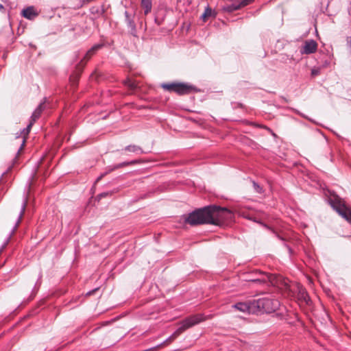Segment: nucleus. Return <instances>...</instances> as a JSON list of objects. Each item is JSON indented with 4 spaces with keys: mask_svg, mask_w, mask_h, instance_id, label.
<instances>
[{
    "mask_svg": "<svg viewBox=\"0 0 351 351\" xmlns=\"http://www.w3.org/2000/svg\"><path fill=\"white\" fill-rule=\"evenodd\" d=\"M252 184L254 189V191L258 193H263V189L262 187L256 183L255 181H252Z\"/></svg>",
    "mask_w": 351,
    "mask_h": 351,
    "instance_id": "nucleus-20",
    "label": "nucleus"
},
{
    "mask_svg": "<svg viewBox=\"0 0 351 351\" xmlns=\"http://www.w3.org/2000/svg\"><path fill=\"white\" fill-rule=\"evenodd\" d=\"M34 123H33L31 121H29V123L27 125V127L25 128H23V130H20V134L19 135H23V140L21 141V145H20V147H19V149L17 151L16 158L18 157V156L19 155L20 152L23 150V147L25 146L26 138L28 136V134H29V133L30 132L31 128L32 127Z\"/></svg>",
    "mask_w": 351,
    "mask_h": 351,
    "instance_id": "nucleus-10",
    "label": "nucleus"
},
{
    "mask_svg": "<svg viewBox=\"0 0 351 351\" xmlns=\"http://www.w3.org/2000/svg\"><path fill=\"white\" fill-rule=\"evenodd\" d=\"M276 236L278 237V238H279L280 240L283 241H284V239L282 237H281L280 236L276 234Z\"/></svg>",
    "mask_w": 351,
    "mask_h": 351,
    "instance_id": "nucleus-33",
    "label": "nucleus"
},
{
    "mask_svg": "<svg viewBox=\"0 0 351 351\" xmlns=\"http://www.w3.org/2000/svg\"><path fill=\"white\" fill-rule=\"evenodd\" d=\"M285 246L287 247L289 253L291 254L292 253L291 248L289 245H287L285 243Z\"/></svg>",
    "mask_w": 351,
    "mask_h": 351,
    "instance_id": "nucleus-29",
    "label": "nucleus"
},
{
    "mask_svg": "<svg viewBox=\"0 0 351 351\" xmlns=\"http://www.w3.org/2000/svg\"><path fill=\"white\" fill-rule=\"evenodd\" d=\"M38 14L34 11V7L29 6L22 11V16L27 19H32L36 16Z\"/></svg>",
    "mask_w": 351,
    "mask_h": 351,
    "instance_id": "nucleus-14",
    "label": "nucleus"
},
{
    "mask_svg": "<svg viewBox=\"0 0 351 351\" xmlns=\"http://www.w3.org/2000/svg\"><path fill=\"white\" fill-rule=\"evenodd\" d=\"M92 1L93 0H83V3H89V2Z\"/></svg>",
    "mask_w": 351,
    "mask_h": 351,
    "instance_id": "nucleus-32",
    "label": "nucleus"
},
{
    "mask_svg": "<svg viewBox=\"0 0 351 351\" xmlns=\"http://www.w3.org/2000/svg\"><path fill=\"white\" fill-rule=\"evenodd\" d=\"M240 3L231 2L230 3L226 4L223 6V10L226 12H232L236 10L241 9L243 7L246 6V0H241Z\"/></svg>",
    "mask_w": 351,
    "mask_h": 351,
    "instance_id": "nucleus-9",
    "label": "nucleus"
},
{
    "mask_svg": "<svg viewBox=\"0 0 351 351\" xmlns=\"http://www.w3.org/2000/svg\"><path fill=\"white\" fill-rule=\"evenodd\" d=\"M125 84L128 86L131 89H134L136 87L134 82H132L130 79H128L127 80H125Z\"/></svg>",
    "mask_w": 351,
    "mask_h": 351,
    "instance_id": "nucleus-21",
    "label": "nucleus"
},
{
    "mask_svg": "<svg viewBox=\"0 0 351 351\" xmlns=\"http://www.w3.org/2000/svg\"><path fill=\"white\" fill-rule=\"evenodd\" d=\"M26 206H27V199H25L23 200V202L22 204V206H21V211H20V213H19V216L18 217V219L14 225V226L13 227V228L12 229L11 232H10L8 238L6 239L5 243H3V245H2L1 247V250H3L7 245L8 243H9L12 236L14 234L15 231L16 230L19 223H21V221L22 219V217L25 213V208H26Z\"/></svg>",
    "mask_w": 351,
    "mask_h": 351,
    "instance_id": "nucleus-7",
    "label": "nucleus"
},
{
    "mask_svg": "<svg viewBox=\"0 0 351 351\" xmlns=\"http://www.w3.org/2000/svg\"><path fill=\"white\" fill-rule=\"evenodd\" d=\"M302 54H307V41H304L300 51Z\"/></svg>",
    "mask_w": 351,
    "mask_h": 351,
    "instance_id": "nucleus-25",
    "label": "nucleus"
},
{
    "mask_svg": "<svg viewBox=\"0 0 351 351\" xmlns=\"http://www.w3.org/2000/svg\"><path fill=\"white\" fill-rule=\"evenodd\" d=\"M206 317L203 314L193 315L185 318L181 322V325L178 328V330L170 337H169V339H167V341L176 338L179 334L184 332L185 330L196 324H198L199 323L204 321Z\"/></svg>",
    "mask_w": 351,
    "mask_h": 351,
    "instance_id": "nucleus-5",
    "label": "nucleus"
},
{
    "mask_svg": "<svg viewBox=\"0 0 351 351\" xmlns=\"http://www.w3.org/2000/svg\"><path fill=\"white\" fill-rule=\"evenodd\" d=\"M124 15L125 23L128 27L130 29V34L134 37H137L136 26L134 21V14L131 15L128 11H125Z\"/></svg>",
    "mask_w": 351,
    "mask_h": 351,
    "instance_id": "nucleus-8",
    "label": "nucleus"
},
{
    "mask_svg": "<svg viewBox=\"0 0 351 351\" xmlns=\"http://www.w3.org/2000/svg\"><path fill=\"white\" fill-rule=\"evenodd\" d=\"M124 149L125 151L134 152L137 154H141L146 153L145 152H144L143 150V149L141 147L136 145H129L126 146L124 148Z\"/></svg>",
    "mask_w": 351,
    "mask_h": 351,
    "instance_id": "nucleus-16",
    "label": "nucleus"
},
{
    "mask_svg": "<svg viewBox=\"0 0 351 351\" xmlns=\"http://www.w3.org/2000/svg\"><path fill=\"white\" fill-rule=\"evenodd\" d=\"M3 8H3V5L2 4H0V10H2V9H3Z\"/></svg>",
    "mask_w": 351,
    "mask_h": 351,
    "instance_id": "nucleus-34",
    "label": "nucleus"
},
{
    "mask_svg": "<svg viewBox=\"0 0 351 351\" xmlns=\"http://www.w3.org/2000/svg\"><path fill=\"white\" fill-rule=\"evenodd\" d=\"M328 203L342 218L351 224V211L339 197L334 196L329 198Z\"/></svg>",
    "mask_w": 351,
    "mask_h": 351,
    "instance_id": "nucleus-4",
    "label": "nucleus"
},
{
    "mask_svg": "<svg viewBox=\"0 0 351 351\" xmlns=\"http://www.w3.org/2000/svg\"><path fill=\"white\" fill-rule=\"evenodd\" d=\"M20 131L16 133V138H21L23 139V135H19Z\"/></svg>",
    "mask_w": 351,
    "mask_h": 351,
    "instance_id": "nucleus-30",
    "label": "nucleus"
},
{
    "mask_svg": "<svg viewBox=\"0 0 351 351\" xmlns=\"http://www.w3.org/2000/svg\"><path fill=\"white\" fill-rule=\"evenodd\" d=\"M98 289H99V288H95V289H93V290H91V291H88V292L86 293V295H88V296L91 295H93L95 291H97Z\"/></svg>",
    "mask_w": 351,
    "mask_h": 351,
    "instance_id": "nucleus-27",
    "label": "nucleus"
},
{
    "mask_svg": "<svg viewBox=\"0 0 351 351\" xmlns=\"http://www.w3.org/2000/svg\"><path fill=\"white\" fill-rule=\"evenodd\" d=\"M164 22V17L162 18H158V16H155V19H154V23L160 26Z\"/></svg>",
    "mask_w": 351,
    "mask_h": 351,
    "instance_id": "nucleus-24",
    "label": "nucleus"
},
{
    "mask_svg": "<svg viewBox=\"0 0 351 351\" xmlns=\"http://www.w3.org/2000/svg\"><path fill=\"white\" fill-rule=\"evenodd\" d=\"M95 12L99 14H103L104 13V10L103 8H101L100 10H99V9H97L95 10Z\"/></svg>",
    "mask_w": 351,
    "mask_h": 351,
    "instance_id": "nucleus-28",
    "label": "nucleus"
},
{
    "mask_svg": "<svg viewBox=\"0 0 351 351\" xmlns=\"http://www.w3.org/2000/svg\"><path fill=\"white\" fill-rule=\"evenodd\" d=\"M141 6L144 10L145 15H147L152 11V0H141Z\"/></svg>",
    "mask_w": 351,
    "mask_h": 351,
    "instance_id": "nucleus-15",
    "label": "nucleus"
},
{
    "mask_svg": "<svg viewBox=\"0 0 351 351\" xmlns=\"http://www.w3.org/2000/svg\"><path fill=\"white\" fill-rule=\"evenodd\" d=\"M232 213L226 208L215 205L205 206L191 213L185 221L192 226L198 224L219 225L221 220L228 219Z\"/></svg>",
    "mask_w": 351,
    "mask_h": 351,
    "instance_id": "nucleus-1",
    "label": "nucleus"
},
{
    "mask_svg": "<svg viewBox=\"0 0 351 351\" xmlns=\"http://www.w3.org/2000/svg\"><path fill=\"white\" fill-rule=\"evenodd\" d=\"M94 9H95V8H92V9H91L93 13L95 12Z\"/></svg>",
    "mask_w": 351,
    "mask_h": 351,
    "instance_id": "nucleus-37",
    "label": "nucleus"
},
{
    "mask_svg": "<svg viewBox=\"0 0 351 351\" xmlns=\"http://www.w3.org/2000/svg\"><path fill=\"white\" fill-rule=\"evenodd\" d=\"M112 195V193L111 192H104V193H101L100 194H99L97 196V199L98 200H100L101 199L104 198V197H106L107 196H109V195Z\"/></svg>",
    "mask_w": 351,
    "mask_h": 351,
    "instance_id": "nucleus-22",
    "label": "nucleus"
},
{
    "mask_svg": "<svg viewBox=\"0 0 351 351\" xmlns=\"http://www.w3.org/2000/svg\"><path fill=\"white\" fill-rule=\"evenodd\" d=\"M45 101L41 102L38 107L35 109V110L33 112L31 117L30 121L33 123H35L36 121L40 117L42 112L45 109Z\"/></svg>",
    "mask_w": 351,
    "mask_h": 351,
    "instance_id": "nucleus-12",
    "label": "nucleus"
},
{
    "mask_svg": "<svg viewBox=\"0 0 351 351\" xmlns=\"http://www.w3.org/2000/svg\"><path fill=\"white\" fill-rule=\"evenodd\" d=\"M103 178V176L101 175H100L97 179H96V182H99L101 179Z\"/></svg>",
    "mask_w": 351,
    "mask_h": 351,
    "instance_id": "nucleus-31",
    "label": "nucleus"
},
{
    "mask_svg": "<svg viewBox=\"0 0 351 351\" xmlns=\"http://www.w3.org/2000/svg\"><path fill=\"white\" fill-rule=\"evenodd\" d=\"M315 34H316L317 36H318V32H317V29H315Z\"/></svg>",
    "mask_w": 351,
    "mask_h": 351,
    "instance_id": "nucleus-35",
    "label": "nucleus"
},
{
    "mask_svg": "<svg viewBox=\"0 0 351 351\" xmlns=\"http://www.w3.org/2000/svg\"><path fill=\"white\" fill-rule=\"evenodd\" d=\"M346 46L349 53L351 54V36L346 38Z\"/></svg>",
    "mask_w": 351,
    "mask_h": 351,
    "instance_id": "nucleus-23",
    "label": "nucleus"
},
{
    "mask_svg": "<svg viewBox=\"0 0 351 351\" xmlns=\"http://www.w3.org/2000/svg\"><path fill=\"white\" fill-rule=\"evenodd\" d=\"M214 14L213 13V10L209 7V6H207L204 12V13L202 14V15L201 16V19L205 21L208 17L213 16Z\"/></svg>",
    "mask_w": 351,
    "mask_h": 351,
    "instance_id": "nucleus-18",
    "label": "nucleus"
},
{
    "mask_svg": "<svg viewBox=\"0 0 351 351\" xmlns=\"http://www.w3.org/2000/svg\"><path fill=\"white\" fill-rule=\"evenodd\" d=\"M297 289L298 291V300L307 303V293L306 292L305 289L299 286Z\"/></svg>",
    "mask_w": 351,
    "mask_h": 351,
    "instance_id": "nucleus-17",
    "label": "nucleus"
},
{
    "mask_svg": "<svg viewBox=\"0 0 351 351\" xmlns=\"http://www.w3.org/2000/svg\"><path fill=\"white\" fill-rule=\"evenodd\" d=\"M320 72V69L319 68H313L311 69V75L313 76H316Z\"/></svg>",
    "mask_w": 351,
    "mask_h": 351,
    "instance_id": "nucleus-26",
    "label": "nucleus"
},
{
    "mask_svg": "<svg viewBox=\"0 0 351 351\" xmlns=\"http://www.w3.org/2000/svg\"><path fill=\"white\" fill-rule=\"evenodd\" d=\"M161 87L169 92H174L178 95H186L191 92L193 87L185 83H163Z\"/></svg>",
    "mask_w": 351,
    "mask_h": 351,
    "instance_id": "nucleus-6",
    "label": "nucleus"
},
{
    "mask_svg": "<svg viewBox=\"0 0 351 351\" xmlns=\"http://www.w3.org/2000/svg\"><path fill=\"white\" fill-rule=\"evenodd\" d=\"M136 163H137L136 160H132V161H130V162H123L115 165L112 167H108V170L102 173L101 175L104 178L108 173H109L110 172H111V171H114V170H115L117 169L121 168V167H125V166H128V165H134V164H136Z\"/></svg>",
    "mask_w": 351,
    "mask_h": 351,
    "instance_id": "nucleus-13",
    "label": "nucleus"
},
{
    "mask_svg": "<svg viewBox=\"0 0 351 351\" xmlns=\"http://www.w3.org/2000/svg\"><path fill=\"white\" fill-rule=\"evenodd\" d=\"M103 44H96L93 45L84 55L83 59L81 60L80 64L84 66L87 61H88L91 57L96 53V52L102 48Z\"/></svg>",
    "mask_w": 351,
    "mask_h": 351,
    "instance_id": "nucleus-11",
    "label": "nucleus"
},
{
    "mask_svg": "<svg viewBox=\"0 0 351 351\" xmlns=\"http://www.w3.org/2000/svg\"><path fill=\"white\" fill-rule=\"evenodd\" d=\"M317 49V43L313 40H308V53H312L316 51Z\"/></svg>",
    "mask_w": 351,
    "mask_h": 351,
    "instance_id": "nucleus-19",
    "label": "nucleus"
},
{
    "mask_svg": "<svg viewBox=\"0 0 351 351\" xmlns=\"http://www.w3.org/2000/svg\"><path fill=\"white\" fill-rule=\"evenodd\" d=\"M328 203L342 218L351 224V211L339 197L334 196L329 198Z\"/></svg>",
    "mask_w": 351,
    "mask_h": 351,
    "instance_id": "nucleus-3",
    "label": "nucleus"
},
{
    "mask_svg": "<svg viewBox=\"0 0 351 351\" xmlns=\"http://www.w3.org/2000/svg\"><path fill=\"white\" fill-rule=\"evenodd\" d=\"M308 285H309L310 283H311V279L309 278H308Z\"/></svg>",
    "mask_w": 351,
    "mask_h": 351,
    "instance_id": "nucleus-36",
    "label": "nucleus"
},
{
    "mask_svg": "<svg viewBox=\"0 0 351 351\" xmlns=\"http://www.w3.org/2000/svg\"><path fill=\"white\" fill-rule=\"evenodd\" d=\"M279 306V302L276 300L263 298L250 302H238L232 307L235 309L248 313H254L256 310L267 313L275 311Z\"/></svg>",
    "mask_w": 351,
    "mask_h": 351,
    "instance_id": "nucleus-2",
    "label": "nucleus"
}]
</instances>
